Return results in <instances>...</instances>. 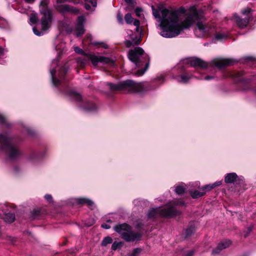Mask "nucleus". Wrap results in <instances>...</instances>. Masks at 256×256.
I'll list each match as a JSON object with an SVG mask.
<instances>
[{
	"instance_id": "obj_25",
	"label": "nucleus",
	"mask_w": 256,
	"mask_h": 256,
	"mask_svg": "<svg viewBox=\"0 0 256 256\" xmlns=\"http://www.w3.org/2000/svg\"><path fill=\"white\" fill-rule=\"evenodd\" d=\"M30 20L32 24L36 23L38 21V17L36 14H32L30 17Z\"/></svg>"
},
{
	"instance_id": "obj_22",
	"label": "nucleus",
	"mask_w": 256,
	"mask_h": 256,
	"mask_svg": "<svg viewBox=\"0 0 256 256\" xmlns=\"http://www.w3.org/2000/svg\"><path fill=\"white\" fill-rule=\"evenodd\" d=\"M112 242V239L110 236H106L104 238L102 242V246H106L108 244H111Z\"/></svg>"
},
{
	"instance_id": "obj_19",
	"label": "nucleus",
	"mask_w": 256,
	"mask_h": 256,
	"mask_svg": "<svg viewBox=\"0 0 256 256\" xmlns=\"http://www.w3.org/2000/svg\"><path fill=\"white\" fill-rule=\"evenodd\" d=\"M59 10L62 12H74V10L73 9V8H71L67 4H63L59 8Z\"/></svg>"
},
{
	"instance_id": "obj_15",
	"label": "nucleus",
	"mask_w": 256,
	"mask_h": 256,
	"mask_svg": "<svg viewBox=\"0 0 256 256\" xmlns=\"http://www.w3.org/2000/svg\"><path fill=\"white\" fill-rule=\"evenodd\" d=\"M2 218L4 219V221L7 223L12 222L16 219L14 214L11 213L4 214Z\"/></svg>"
},
{
	"instance_id": "obj_29",
	"label": "nucleus",
	"mask_w": 256,
	"mask_h": 256,
	"mask_svg": "<svg viewBox=\"0 0 256 256\" xmlns=\"http://www.w3.org/2000/svg\"><path fill=\"white\" fill-rule=\"evenodd\" d=\"M188 79L189 78L188 76H182L179 78L178 81L180 82L185 83L188 82Z\"/></svg>"
},
{
	"instance_id": "obj_37",
	"label": "nucleus",
	"mask_w": 256,
	"mask_h": 256,
	"mask_svg": "<svg viewBox=\"0 0 256 256\" xmlns=\"http://www.w3.org/2000/svg\"><path fill=\"white\" fill-rule=\"evenodd\" d=\"M142 11V10L140 8H137L136 9V14L137 16H140V13Z\"/></svg>"
},
{
	"instance_id": "obj_24",
	"label": "nucleus",
	"mask_w": 256,
	"mask_h": 256,
	"mask_svg": "<svg viewBox=\"0 0 256 256\" xmlns=\"http://www.w3.org/2000/svg\"><path fill=\"white\" fill-rule=\"evenodd\" d=\"M122 242H115L112 244V250H115L118 248H120L122 246Z\"/></svg>"
},
{
	"instance_id": "obj_33",
	"label": "nucleus",
	"mask_w": 256,
	"mask_h": 256,
	"mask_svg": "<svg viewBox=\"0 0 256 256\" xmlns=\"http://www.w3.org/2000/svg\"><path fill=\"white\" fill-rule=\"evenodd\" d=\"M93 44L94 45L100 44V46L103 47L104 48H108L107 45L106 44L103 43V42H94Z\"/></svg>"
},
{
	"instance_id": "obj_35",
	"label": "nucleus",
	"mask_w": 256,
	"mask_h": 256,
	"mask_svg": "<svg viewBox=\"0 0 256 256\" xmlns=\"http://www.w3.org/2000/svg\"><path fill=\"white\" fill-rule=\"evenodd\" d=\"M251 12L250 8H247L246 9L242 10V14H247Z\"/></svg>"
},
{
	"instance_id": "obj_1",
	"label": "nucleus",
	"mask_w": 256,
	"mask_h": 256,
	"mask_svg": "<svg viewBox=\"0 0 256 256\" xmlns=\"http://www.w3.org/2000/svg\"><path fill=\"white\" fill-rule=\"evenodd\" d=\"M151 8L154 17L160 22L158 27L161 30L160 34L164 38H171L178 36L184 30L192 27L196 20L198 21L196 32H199L200 36L205 34L210 29L208 24L204 22L205 18L203 12L194 6L190 8L185 18L180 20L178 11L170 12L161 7L156 9L153 6Z\"/></svg>"
},
{
	"instance_id": "obj_31",
	"label": "nucleus",
	"mask_w": 256,
	"mask_h": 256,
	"mask_svg": "<svg viewBox=\"0 0 256 256\" xmlns=\"http://www.w3.org/2000/svg\"><path fill=\"white\" fill-rule=\"evenodd\" d=\"M74 50L78 54L85 55V53L84 52V51L78 46L74 48Z\"/></svg>"
},
{
	"instance_id": "obj_10",
	"label": "nucleus",
	"mask_w": 256,
	"mask_h": 256,
	"mask_svg": "<svg viewBox=\"0 0 256 256\" xmlns=\"http://www.w3.org/2000/svg\"><path fill=\"white\" fill-rule=\"evenodd\" d=\"M141 236L139 234L131 232V230L124 234L122 238L126 242H133L138 239Z\"/></svg>"
},
{
	"instance_id": "obj_23",
	"label": "nucleus",
	"mask_w": 256,
	"mask_h": 256,
	"mask_svg": "<svg viewBox=\"0 0 256 256\" xmlns=\"http://www.w3.org/2000/svg\"><path fill=\"white\" fill-rule=\"evenodd\" d=\"M149 62H148L146 65L145 68L142 70H138L136 74L135 75L137 76H140L144 74V73L146 72V71L148 70V68L149 67Z\"/></svg>"
},
{
	"instance_id": "obj_5",
	"label": "nucleus",
	"mask_w": 256,
	"mask_h": 256,
	"mask_svg": "<svg viewBox=\"0 0 256 256\" xmlns=\"http://www.w3.org/2000/svg\"><path fill=\"white\" fill-rule=\"evenodd\" d=\"M141 84H136L132 80L126 81L122 85H114L112 83L108 84L109 88L112 90H120L122 89V88L129 87L133 90L138 91L139 90H137V88Z\"/></svg>"
},
{
	"instance_id": "obj_4",
	"label": "nucleus",
	"mask_w": 256,
	"mask_h": 256,
	"mask_svg": "<svg viewBox=\"0 0 256 256\" xmlns=\"http://www.w3.org/2000/svg\"><path fill=\"white\" fill-rule=\"evenodd\" d=\"M158 213L166 218L176 216L181 214L180 212L176 210L174 207H168L166 208L162 209L157 208L150 210L148 216L149 218H152L156 216Z\"/></svg>"
},
{
	"instance_id": "obj_26",
	"label": "nucleus",
	"mask_w": 256,
	"mask_h": 256,
	"mask_svg": "<svg viewBox=\"0 0 256 256\" xmlns=\"http://www.w3.org/2000/svg\"><path fill=\"white\" fill-rule=\"evenodd\" d=\"M54 73H55V70H50V74L52 76L53 84L54 86H56L60 84V82L59 80L54 78Z\"/></svg>"
},
{
	"instance_id": "obj_55",
	"label": "nucleus",
	"mask_w": 256,
	"mask_h": 256,
	"mask_svg": "<svg viewBox=\"0 0 256 256\" xmlns=\"http://www.w3.org/2000/svg\"><path fill=\"white\" fill-rule=\"evenodd\" d=\"M180 204H182V205H184V204L183 202H181V203H180Z\"/></svg>"
},
{
	"instance_id": "obj_30",
	"label": "nucleus",
	"mask_w": 256,
	"mask_h": 256,
	"mask_svg": "<svg viewBox=\"0 0 256 256\" xmlns=\"http://www.w3.org/2000/svg\"><path fill=\"white\" fill-rule=\"evenodd\" d=\"M140 22L138 20H135L134 21V24L136 26V30L137 32H140Z\"/></svg>"
},
{
	"instance_id": "obj_42",
	"label": "nucleus",
	"mask_w": 256,
	"mask_h": 256,
	"mask_svg": "<svg viewBox=\"0 0 256 256\" xmlns=\"http://www.w3.org/2000/svg\"><path fill=\"white\" fill-rule=\"evenodd\" d=\"M5 121V118L2 114H0V122L2 123H4Z\"/></svg>"
},
{
	"instance_id": "obj_56",
	"label": "nucleus",
	"mask_w": 256,
	"mask_h": 256,
	"mask_svg": "<svg viewBox=\"0 0 256 256\" xmlns=\"http://www.w3.org/2000/svg\"><path fill=\"white\" fill-rule=\"evenodd\" d=\"M108 222H111V220H108Z\"/></svg>"
},
{
	"instance_id": "obj_28",
	"label": "nucleus",
	"mask_w": 256,
	"mask_h": 256,
	"mask_svg": "<svg viewBox=\"0 0 256 256\" xmlns=\"http://www.w3.org/2000/svg\"><path fill=\"white\" fill-rule=\"evenodd\" d=\"M176 192L178 194H182L184 193L185 188L182 186H178L176 188Z\"/></svg>"
},
{
	"instance_id": "obj_47",
	"label": "nucleus",
	"mask_w": 256,
	"mask_h": 256,
	"mask_svg": "<svg viewBox=\"0 0 256 256\" xmlns=\"http://www.w3.org/2000/svg\"><path fill=\"white\" fill-rule=\"evenodd\" d=\"M212 78H213V77H212V76H206L205 78V80H210V79H212Z\"/></svg>"
},
{
	"instance_id": "obj_46",
	"label": "nucleus",
	"mask_w": 256,
	"mask_h": 256,
	"mask_svg": "<svg viewBox=\"0 0 256 256\" xmlns=\"http://www.w3.org/2000/svg\"><path fill=\"white\" fill-rule=\"evenodd\" d=\"M193 254H194V252L193 251H190V252H189L188 253L187 256H192Z\"/></svg>"
},
{
	"instance_id": "obj_17",
	"label": "nucleus",
	"mask_w": 256,
	"mask_h": 256,
	"mask_svg": "<svg viewBox=\"0 0 256 256\" xmlns=\"http://www.w3.org/2000/svg\"><path fill=\"white\" fill-rule=\"evenodd\" d=\"M222 184V182L221 181H218L212 184H210L206 186L204 188H202L203 190H206L208 191L212 189L215 188L216 186H220Z\"/></svg>"
},
{
	"instance_id": "obj_50",
	"label": "nucleus",
	"mask_w": 256,
	"mask_h": 256,
	"mask_svg": "<svg viewBox=\"0 0 256 256\" xmlns=\"http://www.w3.org/2000/svg\"><path fill=\"white\" fill-rule=\"evenodd\" d=\"M4 53V50L0 46V55Z\"/></svg>"
},
{
	"instance_id": "obj_12",
	"label": "nucleus",
	"mask_w": 256,
	"mask_h": 256,
	"mask_svg": "<svg viewBox=\"0 0 256 256\" xmlns=\"http://www.w3.org/2000/svg\"><path fill=\"white\" fill-rule=\"evenodd\" d=\"M114 229L122 236L125 233L130 230V227L126 224H123L116 226Z\"/></svg>"
},
{
	"instance_id": "obj_13",
	"label": "nucleus",
	"mask_w": 256,
	"mask_h": 256,
	"mask_svg": "<svg viewBox=\"0 0 256 256\" xmlns=\"http://www.w3.org/2000/svg\"><path fill=\"white\" fill-rule=\"evenodd\" d=\"M235 18L237 24L241 28L246 27L249 22V20L247 18L242 19L238 16H236Z\"/></svg>"
},
{
	"instance_id": "obj_40",
	"label": "nucleus",
	"mask_w": 256,
	"mask_h": 256,
	"mask_svg": "<svg viewBox=\"0 0 256 256\" xmlns=\"http://www.w3.org/2000/svg\"><path fill=\"white\" fill-rule=\"evenodd\" d=\"M87 200V198H80L78 200V202L79 204H86V200Z\"/></svg>"
},
{
	"instance_id": "obj_20",
	"label": "nucleus",
	"mask_w": 256,
	"mask_h": 256,
	"mask_svg": "<svg viewBox=\"0 0 256 256\" xmlns=\"http://www.w3.org/2000/svg\"><path fill=\"white\" fill-rule=\"evenodd\" d=\"M140 41V40H135L132 38V41L130 40H126V45L128 48L132 46H134L135 44H138L139 42Z\"/></svg>"
},
{
	"instance_id": "obj_6",
	"label": "nucleus",
	"mask_w": 256,
	"mask_h": 256,
	"mask_svg": "<svg viewBox=\"0 0 256 256\" xmlns=\"http://www.w3.org/2000/svg\"><path fill=\"white\" fill-rule=\"evenodd\" d=\"M144 53V50L142 48L138 47L130 51L128 58L130 61L138 66L140 62V56H142Z\"/></svg>"
},
{
	"instance_id": "obj_45",
	"label": "nucleus",
	"mask_w": 256,
	"mask_h": 256,
	"mask_svg": "<svg viewBox=\"0 0 256 256\" xmlns=\"http://www.w3.org/2000/svg\"><path fill=\"white\" fill-rule=\"evenodd\" d=\"M179 12L182 13H184L186 12V10L184 8H180L179 10Z\"/></svg>"
},
{
	"instance_id": "obj_21",
	"label": "nucleus",
	"mask_w": 256,
	"mask_h": 256,
	"mask_svg": "<svg viewBox=\"0 0 256 256\" xmlns=\"http://www.w3.org/2000/svg\"><path fill=\"white\" fill-rule=\"evenodd\" d=\"M204 194L205 192H200L198 190H194L190 192V195L193 198H196L202 196Z\"/></svg>"
},
{
	"instance_id": "obj_43",
	"label": "nucleus",
	"mask_w": 256,
	"mask_h": 256,
	"mask_svg": "<svg viewBox=\"0 0 256 256\" xmlns=\"http://www.w3.org/2000/svg\"><path fill=\"white\" fill-rule=\"evenodd\" d=\"M45 198L48 200H50L52 198V196L50 194H46L45 196Z\"/></svg>"
},
{
	"instance_id": "obj_3",
	"label": "nucleus",
	"mask_w": 256,
	"mask_h": 256,
	"mask_svg": "<svg viewBox=\"0 0 256 256\" xmlns=\"http://www.w3.org/2000/svg\"><path fill=\"white\" fill-rule=\"evenodd\" d=\"M4 143L3 146L0 148L2 151H8V156L10 159H14L20 155V151L14 147L9 144L8 139L6 134H0V144Z\"/></svg>"
},
{
	"instance_id": "obj_27",
	"label": "nucleus",
	"mask_w": 256,
	"mask_h": 256,
	"mask_svg": "<svg viewBox=\"0 0 256 256\" xmlns=\"http://www.w3.org/2000/svg\"><path fill=\"white\" fill-rule=\"evenodd\" d=\"M124 19L128 24H131L132 22L134 19L130 14H127L124 16Z\"/></svg>"
},
{
	"instance_id": "obj_7",
	"label": "nucleus",
	"mask_w": 256,
	"mask_h": 256,
	"mask_svg": "<svg viewBox=\"0 0 256 256\" xmlns=\"http://www.w3.org/2000/svg\"><path fill=\"white\" fill-rule=\"evenodd\" d=\"M233 62L234 61L232 59L224 58H215L212 61V63L218 68L230 66Z\"/></svg>"
},
{
	"instance_id": "obj_34",
	"label": "nucleus",
	"mask_w": 256,
	"mask_h": 256,
	"mask_svg": "<svg viewBox=\"0 0 256 256\" xmlns=\"http://www.w3.org/2000/svg\"><path fill=\"white\" fill-rule=\"evenodd\" d=\"M117 18H118V22L122 24V22H123L122 15L121 14H120V13L118 14Z\"/></svg>"
},
{
	"instance_id": "obj_18",
	"label": "nucleus",
	"mask_w": 256,
	"mask_h": 256,
	"mask_svg": "<svg viewBox=\"0 0 256 256\" xmlns=\"http://www.w3.org/2000/svg\"><path fill=\"white\" fill-rule=\"evenodd\" d=\"M90 5H92L94 8L97 5L96 0H86L85 5L86 8L88 10H91Z\"/></svg>"
},
{
	"instance_id": "obj_8",
	"label": "nucleus",
	"mask_w": 256,
	"mask_h": 256,
	"mask_svg": "<svg viewBox=\"0 0 256 256\" xmlns=\"http://www.w3.org/2000/svg\"><path fill=\"white\" fill-rule=\"evenodd\" d=\"M88 58L94 66H96L98 62L108 64L110 62L109 58L102 56H98L90 54L88 56Z\"/></svg>"
},
{
	"instance_id": "obj_9",
	"label": "nucleus",
	"mask_w": 256,
	"mask_h": 256,
	"mask_svg": "<svg viewBox=\"0 0 256 256\" xmlns=\"http://www.w3.org/2000/svg\"><path fill=\"white\" fill-rule=\"evenodd\" d=\"M85 19L84 16H80L78 18V24L76 30V34L77 36H82L84 32V22Z\"/></svg>"
},
{
	"instance_id": "obj_32",
	"label": "nucleus",
	"mask_w": 256,
	"mask_h": 256,
	"mask_svg": "<svg viewBox=\"0 0 256 256\" xmlns=\"http://www.w3.org/2000/svg\"><path fill=\"white\" fill-rule=\"evenodd\" d=\"M141 252L140 248H136L134 250L132 254L130 256H137Z\"/></svg>"
},
{
	"instance_id": "obj_16",
	"label": "nucleus",
	"mask_w": 256,
	"mask_h": 256,
	"mask_svg": "<svg viewBox=\"0 0 256 256\" xmlns=\"http://www.w3.org/2000/svg\"><path fill=\"white\" fill-rule=\"evenodd\" d=\"M231 244V242L230 240H226L220 243L218 246V248L219 251L228 248Z\"/></svg>"
},
{
	"instance_id": "obj_52",
	"label": "nucleus",
	"mask_w": 256,
	"mask_h": 256,
	"mask_svg": "<svg viewBox=\"0 0 256 256\" xmlns=\"http://www.w3.org/2000/svg\"><path fill=\"white\" fill-rule=\"evenodd\" d=\"M96 106H95V104H93L92 108H88V110H94V109H96Z\"/></svg>"
},
{
	"instance_id": "obj_51",
	"label": "nucleus",
	"mask_w": 256,
	"mask_h": 256,
	"mask_svg": "<svg viewBox=\"0 0 256 256\" xmlns=\"http://www.w3.org/2000/svg\"><path fill=\"white\" fill-rule=\"evenodd\" d=\"M125 0V2H126V3H128V4H131V3H132V0Z\"/></svg>"
},
{
	"instance_id": "obj_53",
	"label": "nucleus",
	"mask_w": 256,
	"mask_h": 256,
	"mask_svg": "<svg viewBox=\"0 0 256 256\" xmlns=\"http://www.w3.org/2000/svg\"><path fill=\"white\" fill-rule=\"evenodd\" d=\"M3 144H4V143L0 144V148H1L2 146H3ZM0 151H2L1 148H0Z\"/></svg>"
},
{
	"instance_id": "obj_48",
	"label": "nucleus",
	"mask_w": 256,
	"mask_h": 256,
	"mask_svg": "<svg viewBox=\"0 0 256 256\" xmlns=\"http://www.w3.org/2000/svg\"><path fill=\"white\" fill-rule=\"evenodd\" d=\"M26 2L28 3H32L35 0H24Z\"/></svg>"
},
{
	"instance_id": "obj_39",
	"label": "nucleus",
	"mask_w": 256,
	"mask_h": 256,
	"mask_svg": "<svg viewBox=\"0 0 256 256\" xmlns=\"http://www.w3.org/2000/svg\"><path fill=\"white\" fill-rule=\"evenodd\" d=\"M220 251H219V249L218 248V246L215 248L213 250H212V254L213 255H216V254H218L220 252Z\"/></svg>"
},
{
	"instance_id": "obj_41",
	"label": "nucleus",
	"mask_w": 256,
	"mask_h": 256,
	"mask_svg": "<svg viewBox=\"0 0 256 256\" xmlns=\"http://www.w3.org/2000/svg\"><path fill=\"white\" fill-rule=\"evenodd\" d=\"M33 32H34V33L35 34H36V36H40V32H39L37 30L36 28L34 27L33 28Z\"/></svg>"
},
{
	"instance_id": "obj_2",
	"label": "nucleus",
	"mask_w": 256,
	"mask_h": 256,
	"mask_svg": "<svg viewBox=\"0 0 256 256\" xmlns=\"http://www.w3.org/2000/svg\"><path fill=\"white\" fill-rule=\"evenodd\" d=\"M48 2L43 0L40 4V12L42 15L41 19L42 28L43 30L48 29L52 22V12L48 8Z\"/></svg>"
},
{
	"instance_id": "obj_36",
	"label": "nucleus",
	"mask_w": 256,
	"mask_h": 256,
	"mask_svg": "<svg viewBox=\"0 0 256 256\" xmlns=\"http://www.w3.org/2000/svg\"><path fill=\"white\" fill-rule=\"evenodd\" d=\"M216 38L218 40H220L225 38V36L223 34H218L216 35Z\"/></svg>"
},
{
	"instance_id": "obj_49",
	"label": "nucleus",
	"mask_w": 256,
	"mask_h": 256,
	"mask_svg": "<svg viewBox=\"0 0 256 256\" xmlns=\"http://www.w3.org/2000/svg\"><path fill=\"white\" fill-rule=\"evenodd\" d=\"M67 0H57L58 2V3H62L66 1Z\"/></svg>"
},
{
	"instance_id": "obj_54",
	"label": "nucleus",
	"mask_w": 256,
	"mask_h": 256,
	"mask_svg": "<svg viewBox=\"0 0 256 256\" xmlns=\"http://www.w3.org/2000/svg\"><path fill=\"white\" fill-rule=\"evenodd\" d=\"M78 96V97L79 98V100H80L81 99V96Z\"/></svg>"
},
{
	"instance_id": "obj_38",
	"label": "nucleus",
	"mask_w": 256,
	"mask_h": 256,
	"mask_svg": "<svg viewBox=\"0 0 256 256\" xmlns=\"http://www.w3.org/2000/svg\"><path fill=\"white\" fill-rule=\"evenodd\" d=\"M86 200V204H87L90 206H92L94 204V202L90 200L87 198V200Z\"/></svg>"
},
{
	"instance_id": "obj_11",
	"label": "nucleus",
	"mask_w": 256,
	"mask_h": 256,
	"mask_svg": "<svg viewBox=\"0 0 256 256\" xmlns=\"http://www.w3.org/2000/svg\"><path fill=\"white\" fill-rule=\"evenodd\" d=\"M188 64L192 66H199L204 68L207 66V64L202 60L198 58H192L188 60Z\"/></svg>"
},
{
	"instance_id": "obj_44",
	"label": "nucleus",
	"mask_w": 256,
	"mask_h": 256,
	"mask_svg": "<svg viewBox=\"0 0 256 256\" xmlns=\"http://www.w3.org/2000/svg\"><path fill=\"white\" fill-rule=\"evenodd\" d=\"M102 227L106 229H109L110 228V226H108L106 224H102Z\"/></svg>"
},
{
	"instance_id": "obj_14",
	"label": "nucleus",
	"mask_w": 256,
	"mask_h": 256,
	"mask_svg": "<svg viewBox=\"0 0 256 256\" xmlns=\"http://www.w3.org/2000/svg\"><path fill=\"white\" fill-rule=\"evenodd\" d=\"M237 178V175L235 173H230L228 174L224 178L226 183H232Z\"/></svg>"
}]
</instances>
